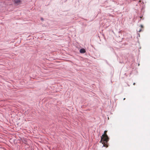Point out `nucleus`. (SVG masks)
Listing matches in <instances>:
<instances>
[{"instance_id": "7", "label": "nucleus", "mask_w": 150, "mask_h": 150, "mask_svg": "<svg viewBox=\"0 0 150 150\" xmlns=\"http://www.w3.org/2000/svg\"><path fill=\"white\" fill-rule=\"evenodd\" d=\"M135 83H133V85H135Z\"/></svg>"}, {"instance_id": "2", "label": "nucleus", "mask_w": 150, "mask_h": 150, "mask_svg": "<svg viewBox=\"0 0 150 150\" xmlns=\"http://www.w3.org/2000/svg\"><path fill=\"white\" fill-rule=\"evenodd\" d=\"M14 2L15 4H19L21 3V0H14Z\"/></svg>"}, {"instance_id": "9", "label": "nucleus", "mask_w": 150, "mask_h": 150, "mask_svg": "<svg viewBox=\"0 0 150 150\" xmlns=\"http://www.w3.org/2000/svg\"><path fill=\"white\" fill-rule=\"evenodd\" d=\"M125 98H124V100H125Z\"/></svg>"}, {"instance_id": "8", "label": "nucleus", "mask_w": 150, "mask_h": 150, "mask_svg": "<svg viewBox=\"0 0 150 150\" xmlns=\"http://www.w3.org/2000/svg\"><path fill=\"white\" fill-rule=\"evenodd\" d=\"M41 20H43V19L42 18H41Z\"/></svg>"}, {"instance_id": "5", "label": "nucleus", "mask_w": 150, "mask_h": 150, "mask_svg": "<svg viewBox=\"0 0 150 150\" xmlns=\"http://www.w3.org/2000/svg\"><path fill=\"white\" fill-rule=\"evenodd\" d=\"M142 31V30L141 29H140L138 31L139 32H140Z\"/></svg>"}, {"instance_id": "6", "label": "nucleus", "mask_w": 150, "mask_h": 150, "mask_svg": "<svg viewBox=\"0 0 150 150\" xmlns=\"http://www.w3.org/2000/svg\"><path fill=\"white\" fill-rule=\"evenodd\" d=\"M142 17H143V16H141L140 17V18H142Z\"/></svg>"}, {"instance_id": "3", "label": "nucleus", "mask_w": 150, "mask_h": 150, "mask_svg": "<svg viewBox=\"0 0 150 150\" xmlns=\"http://www.w3.org/2000/svg\"><path fill=\"white\" fill-rule=\"evenodd\" d=\"M80 52L81 53H83L86 52V50L84 49H81L80 50Z\"/></svg>"}, {"instance_id": "4", "label": "nucleus", "mask_w": 150, "mask_h": 150, "mask_svg": "<svg viewBox=\"0 0 150 150\" xmlns=\"http://www.w3.org/2000/svg\"><path fill=\"white\" fill-rule=\"evenodd\" d=\"M140 27H141V28H143V26L142 25H141Z\"/></svg>"}, {"instance_id": "1", "label": "nucleus", "mask_w": 150, "mask_h": 150, "mask_svg": "<svg viewBox=\"0 0 150 150\" xmlns=\"http://www.w3.org/2000/svg\"><path fill=\"white\" fill-rule=\"evenodd\" d=\"M107 131L105 130L104 131V134H103L101 137V139L100 142H101L103 144V146L107 147L108 146L106 144L109 140V138L107 134Z\"/></svg>"}]
</instances>
